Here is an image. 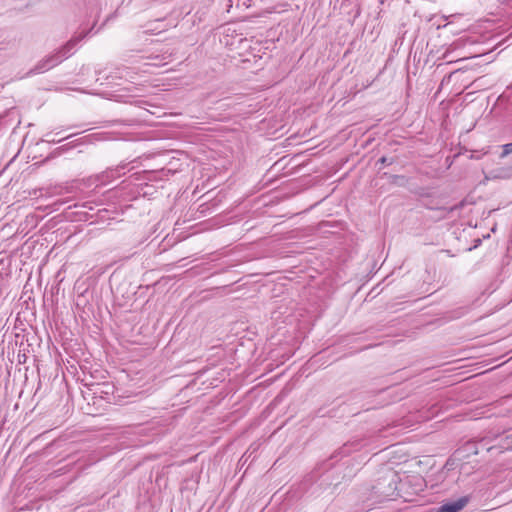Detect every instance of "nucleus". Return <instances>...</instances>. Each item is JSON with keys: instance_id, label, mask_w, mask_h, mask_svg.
Listing matches in <instances>:
<instances>
[{"instance_id": "8", "label": "nucleus", "mask_w": 512, "mask_h": 512, "mask_svg": "<svg viewBox=\"0 0 512 512\" xmlns=\"http://www.w3.org/2000/svg\"><path fill=\"white\" fill-rule=\"evenodd\" d=\"M503 151L500 155V158H505L507 155L512 153V143H507L502 146Z\"/></svg>"}, {"instance_id": "3", "label": "nucleus", "mask_w": 512, "mask_h": 512, "mask_svg": "<svg viewBox=\"0 0 512 512\" xmlns=\"http://www.w3.org/2000/svg\"><path fill=\"white\" fill-rule=\"evenodd\" d=\"M478 446L481 447L482 449L485 448L488 452L495 450V449L499 450L500 452H503L504 450H509L512 448V435L507 434L504 437H501L498 441V444L490 446V447H485L486 446L485 440L482 439L478 443Z\"/></svg>"}, {"instance_id": "10", "label": "nucleus", "mask_w": 512, "mask_h": 512, "mask_svg": "<svg viewBox=\"0 0 512 512\" xmlns=\"http://www.w3.org/2000/svg\"><path fill=\"white\" fill-rule=\"evenodd\" d=\"M512 176V173H509V174H505L504 177H511Z\"/></svg>"}, {"instance_id": "9", "label": "nucleus", "mask_w": 512, "mask_h": 512, "mask_svg": "<svg viewBox=\"0 0 512 512\" xmlns=\"http://www.w3.org/2000/svg\"><path fill=\"white\" fill-rule=\"evenodd\" d=\"M378 163H381L384 165H391L393 163V160L383 156L378 160Z\"/></svg>"}, {"instance_id": "2", "label": "nucleus", "mask_w": 512, "mask_h": 512, "mask_svg": "<svg viewBox=\"0 0 512 512\" xmlns=\"http://www.w3.org/2000/svg\"><path fill=\"white\" fill-rule=\"evenodd\" d=\"M469 502L468 496H462L454 501H447L443 503L436 512H459Z\"/></svg>"}, {"instance_id": "7", "label": "nucleus", "mask_w": 512, "mask_h": 512, "mask_svg": "<svg viewBox=\"0 0 512 512\" xmlns=\"http://www.w3.org/2000/svg\"><path fill=\"white\" fill-rule=\"evenodd\" d=\"M50 70L48 64L46 63L45 59L40 60L35 67L30 71V73H43Z\"/></svg>"}, {"instance_id": "1", "label": "nucleus", "mask_w": 512, "mask_h": 512, "mask_svg": "<svg viewBox=\"0 0 512 512\" xmlns=\"http://www.w3.org/2000/svg\"><path fill=\"white\" fill-rule=\"evenodd\" d=\"M399 484L398 475L393 471H388L377 481V484L373 488L378 497L387 499L399 495Z\"/></svg>"}, {"instance_id": "11", "label": "nucleus", "mask_w": 512, "mask_h": 512, "mask_svg": "<svg viewBox=\"0 0 512 512\" xmlns=\"http://www.w3.org/2000/svg\"><path fill=\"white\" fill-rule=\"evenodd\" d=\"M475 453H479V447L476 448Z\"/></svg>"}, {"instance_id": "6", "label": "nucleus", "mask_w": 512, "mask_h": 512, "mask_svg": "<svg viewBox=\"0 0 512 512\" xmlns=\"http://www.w3.org/2000/svg\"><path fill=\"white\" fill-rule=\"evenodd\" d=\"M46 63L48 64L49 68H53L56 65L60 64L63 60L60 58L59 54L57 52L47 56L44 58Z\"/></svg>"}, {"instance_id": "5", "label": "nucleus", "mask_w": 512, "mask_h": 512, "mask_svg": "<svg viewBox=\"0 0 512 512\" xmlns=\"http://www.w3.org/2000/svg\"><path fill=\"white\" fill-rule=\"evenodd\" d=\"M126 165L117 166L116 168H111L103 172L102 178H117L121 176V171L124 170Z\"/></svg>"}, {"instance_id": "4", "label": "nucleus", "mask_w": 512, "mask_h": 512, "mask_svg": "<svg viewBox=\"0 0 512 512\" xmlns=\"http://www.w3.org/2000/svg\"><path fill=\"white\" fill-rule=\"evenodd\" d=\"M87 33L81 34L77 37L71 38L64 46H62L59 50H57V54H59L62 60L67 59L72 55V50L77 45L79 41H81Z\"/></svg>"}]
</instances>
